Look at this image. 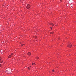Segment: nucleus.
<instances>
[{"mask_svg": "<svg viewBox=\"0 0 76 76\" xmlns=\"http://www.w3.org/2000/svg\"><path fill=\"white\" fill-rule=\"evenodd\" d=\"M55 26H57V25H56Z\"/></svg>", "mask_w": 76, "mask_h": 76, "instance_id": "nucleus-21", "label": "nucleus"}, {"mask_svg": "<svg viewBox=\"0 0 76 76\" xmlns=\"http://www.w3.org/2000/svg\"><path fill=\"white\" fill-rule=\"evenodd\" d=\"M12 56L11 55H10L9 56H8V58H11Z\"/></svg>", "mask_w": 76, "mask_h": 76, "instance_id": "nucleus-6", "label": "nucleus"}, {"mask_svg": "<svg viewBox=\"0 0 76 76\" xmlns=\"http://www.w3.org/2000/svg\"><path fill=\"white\" fill-rule=\"evenodd\" d=\"M37 36H35V38H37Z\"/></svg>", "mask_w": 76, "mask_h": 76, "instance_id": "nucleus-13", "label": "nucleus"}, {"mask_svg": "<svg viewBox=\"0 0 76 76\" xmlns=\"http://www.w3.org/2000/svg\"><path fill=\"white\" fill-rule=\"evenodd\" d=\"M62 1V0H60L61 1Z\"/></svg>", "mask_w": 76, "mask_h": 76, "instance_id": "nucleus-18", "label": "nucleus"}, {"mask_svg": "<svg viewBox=\"0 0 76 76\" xmlns=\"http://www.w3.org/2000/svg\"><path fill=\"white\" fill-rule=\"evenodd\" d=\"M11 72H12V70H11V69L10 68H8L6 69L5 70V72H6L7 73H8V74L11 73Z\"/></svg>", "mask_w": 76, "mask_h": 76, "instance_id": "nucleus-1", "label": "nucleus"}, {"mask_svg": "<svg viewBox=\"0 0 76 76\" xmlns=\"http://www.w3.org/2000/svg\"><path fill=\"white\" fill-rule=\"evenodd\" d=\"M1 64H0V67H1Z\"/></svg>", "mask_w": 76, "mask_h": 76, "instance_id": "nucleus-14", "label": "nucleus"}, {"mask_svg": "<svg viewBox=\"0 0 76 76\" xmlns=\"http://www.w3.org/2000/svg\"><path fill=\"white\" fill-rule=\"evenodd\" d=\"M11 56H12L13 55V53H12V54H11Z\"/></svg>", "mask_w": 76, "mask_h": 76, "instance_id": "nucleus-11", "label": "nucleus"}, {"mask_svg": "<svg viewBox=\"0 0 76 76\" xmlns=\"http://www.w3.org/2000/svg\"><path fill=\"white\" fill-rule=\"evenodd\" d=\"M72 45H71L69 44L68 45V47L69 48L71 47Z\"/></svg>", "mask_w": 76, "mask_h": 76, "instance_id": "nucleus-4", "label": "nucleus"}, {"mask_svg": "<svg viewBox=\"0 0 76 76\" xmlns=\"http://www.w3.org/2000/svg\"><path fill=\"white\" fill-rule=\"evenodd\" d=\"M30 67H31V66H30Z\"/></svg>", "mask_w": 76, "mask_h": 76, "instance_id": "nucleus-22", "label": "nucleus"}, {"mask_svg": "<svg viewBox=\"0 0 76 76\" xmlns=\"http://www.w3.org/2000/svg\"><path fill=\"white\" fill-rule=\"evenodd\" d=\"M23 45H24V44L22 45V46Z\"/></svg>", "mask_w": 76, "mask_h": 76, "instance_id": "nucleus-20", "label": "nucleus"}, {"mask_svg": "<svg viewBox=\"0 0 76 76\" xmlns=\"http://www.w3.org/2000/svg\"><path fill=\"white\" fill-rule=\"evenodd\" d=\"M50 33L51 34H53V33H52V32H51Z\"/></svg>", "mask_w": 76, "mask_h": 76, "instance_id": "nucleus-10", "label": "nucleus"}, {"mask_svg": "<svg viewBox=\"0 0 76 76\" xmlns=\"http://www.w3.org/2000/svg\"><path fill=\"white\" fill-rule=\"evenodd\" d=\"M30 5L29 4H28L26 8L27 9H28L29 8H30Z\"/></svg>", "mask_w": 76, "mask_h": 76, "instance_id": "nucleus-2", "label": "nucleus"}, {"mask_svg": "<svg viewBox=\"0 0 76 76\" xmlns=\"http://www.w3.org/2000/svg\"><path fill=\"white\" fill-rule=\"evenodd\" d=\"M50 25H51L53 26L54 25L52 23H50Z\"/></svg>", "mask_w": 76, "mask_h": 76, "instance_id": "nucleus-3", "label": "nucleus"}, {"mask_svg": "<svg viewBox=\"0 0 76 76\" xmlns=\"http://www.w3.org/2000/svg\"><path fill=\"white\" fill-rule=\"evenodd\" d=\"M28 69H29V68L28 67Z\"/></svg>", "mask_w": 76, "mask_h": 76, "instance_id": "nucleus-17", "label": "nucleus"}, {"mask_svg": "<svg viewBox=\"0 0 76 76\" xmlns=\"http://www.w3.org/2000/svg\"><path fill=\"white\" fill-rule=\"evenodd\" d=\"M28 56H30V55H31V53L30 52H28Z\"/></svg>", "mask_w": 76, "mask_h": 76, "instance_id": "nucleus-5", "label": "nucleus"}, {"mask_svg": "<svg viewBox=\"0 0 76 76\" xmlns=\"http://www.w3.org/2000/svg\"><path fill=\"white\" fill-rule=\"evenodd\" d=\"M0 63H3V61H0Z\"/></svg>", "mask_w": 76, "mask_h": 76, "instance_id": "nucleus-9", "label": "nucleus"}, {"mask_svg": "<svg viewBox=\"0 0 76 76\" xmlns=\"http://www.w3.org/2000/svg\"><path fill=\"white\" fill-rule=\"evenodd\" d=\"M36 58L37 59H39V57H38V56H37V57H36Z\"/></svg>", "mask_w": 76, "mask_h": 76, "instance_id": "nucleus-8", "label": "nucleus"}, {"mask_svg": "<svg viewBox=\"0 0 76 76\" xmlns=\"http://www.w3.org/2000/svg\"><path fill=\"white\" fill-rule=\"evenodd\" d=\"M52 72H54V69H53V70H52Z\"/></svg>", "mask_w": 76, "mask_h": 76, "instance_id": "nucleus-12", "label": "nucleus"}, {"mask_svg": "<svg viewBox=\"0 0 76 76\" xmlns=\"http://www.w3.org/2000/svg\"><path fill=\"white\" fill-rule=\"evenodd\" d=\"M71 8H72V6H71Z\"/></svg>", "mask_w": 76, "mask_h": 76, "instance_id": "nucleus-16", "label": "nucleus"}, {"mask_svg": "<svg viewBox=\"0 0 76 76\" xmlns=\"http://www.w3.org/2000/svg\"><path fill=\"white\" fill-rule=\"evenodd\" d=\"M32 64L33 65H36V64H35V63H32Z\"/></svg>", "mask_w": 76, "mask_h": 76, "instance_id": "nucleus-7", "label": "nucleus"}, {"mask_svg": "<svg viewBox=\"0 0 76 76\" xmlns=\"http://www.w3.org/2000/svg\"><path fill=\"white\" fill-rule=\"evenodd\" d=\"M51 29H52L53 28L52 27H51Z\"/></svg>", "mask_w": 76, "mask_h": 76, "instance_id": "nucleus-19", "label": "nucleus"}, {"mask_svg": "<svg viewBox=\"0 0 76 76\" xmlns=\"http://www.w3.org/2000/svg\"><path fill=\"white\" fill-rule=\"evenodd\" d=\"M1 57H0V60H1Z\"/></svg>", "mask_w": 76, "mask_h": 76, "instance_id": "nucleus-15", "label": "nucleus"}]
</instances>
